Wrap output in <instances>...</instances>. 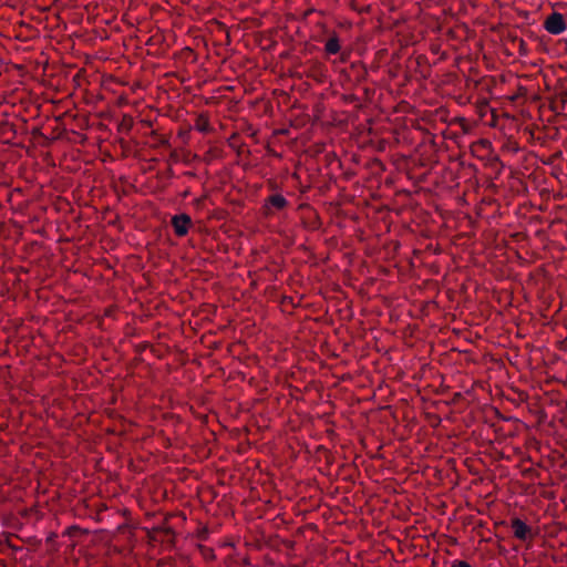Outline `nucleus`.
I'll use <instances>...</instances> for the list:
<instances>
[{
  "instance_id": "obj_1",
  "label": "nucleus",
  "mask_w": 567,
  "mask_h": 567,
  "mask_svg": "<svg viewBox=\"0 0 567 567\" xmlns=\"http://www.w3.org/2000/svg\"><path fill=\"white\" fill-rule=\"evenodd\" d=\"M544 28L548 33L558 35L567 29V24L564 16L554 11L544 21Z\"/></svg>"
},
{
  "instance_id": "obj_2",
  "label": "nucleus",
  "mask_w": 567,
  "mask_h": 567,
  "mask_svg": "<svg viewBox=\"0 0 567 567\" xmlns=\"http://www.w3.org/2000/svg\"><path fill=\"white\" fill-rule=\"evenodd\" d=\"M190 225L192 218L187 214H179L172 217V226L178 237L186 236Z\"/></svg>"
},
{
  "instance_id": "obj_3",
  "label": "nucleus",
  "mask_w": 567,
  "mask_h": 567,
  "mask_svg": "<svg viewBox=\"0 0 567 567\" xmlns=\"http://www.w3.org/2000/svg\"><path fill=\"white\" fill-rule=\"evenodd\" d=\"M289 205V202L281 194H272L265 200L266 214H272L271 209L282 210Z\"/></svg>"
},
{
  "instance_id": "obj_4",
  "label": "nucleus",
  "mask_w": 567,
  "mask_h": 567,
  "mask_svg": "<svg viewBox=\"0 0 567 567\" xmlns=\"http://www.w3.org/2000/svg\"><path fill=\"white\" fill-rule=\"evenodd\" d=\"M512 529L514 536L519 540L524 542L532 537V528L520 518H514L512 520Z\"/></svg>"
},
{
  "instance_id": "obj_5",
  "label": "nucleus",
  "mask_w": 567,
  "mask_h": 567,
  "mask_svg": "<svg viewBox=\"0 0 567 567\" xmlns=\"http://www.w3.org/2000/svg\"><path fill=\"white\" fill-rule=\"evenodd\" d=\"M341 49L339 37L333 33L324 43L327 54H337Z\"/></svg>"
},
{
  "instance_id": "obj_6",
  "label": "nucleus",
  "mask_w": 567,
  "mask_h": 567,
  "mask_svg": "<svg viewBox=\"0 0 567 567\" xmlns=\"http://www.w3.org/2000/svg\"><path fill=\"white\" fill-rule=\"evenodd\" d=\"M198 550L205 560L210 561L215 559V553L213 548L204 545H198Z\"/></svg>"
},
{
  "instance_id": "obj_7",
  "label": "nucleus",
  "mask_w": 567,
  "mask_h": 567,
  "mask_svg": "<svg viewBox=\"0 0 567 567\" xmlns=\"http://www.w3.org/2000/svg\"><path fill=\"white\" fill-rule=\"evenodd\" d=\"M208 536H209V530L206 527L202 528L197 534V537L200 540H206L208 538Z\"/></svg>"
},
{
  "instance_id": "obj_8",
  "label": "nucleus",
  "mask_w": 567,
  "mask_h": 567,
  "mask_svg": "<svg viewBox=\"0 0 567 567\" xmlns=\"http://www.w3.org/2000/svg\"><path fill=\"white\" fill-rule=\"evenodd\" d=\"M451 567H472L467 561L465 560H453L451 564Z\"/></svg>"
},
{
  "instance_id": "obj_9",
  "label": "nucleus",
  "mask_w": 567,
  "mask_h": 567,
  "mask_svg": "<svg viewBox=\"0 0 567 567\" xmlns=\"http://www.w3.org/2000/svg\"><path fill=\"white\" fill-rule=\"evenodd\" d=\"M164 533L165 536L167 537V542H172L174 538V532L171 528H166Z\"/></svg>"
},
{
  "instance_id": "obj_10",
  "label": "nucleus",
  "mask_w": 567,
  "mask_h": 567,
  "mask_svg": "<svg viewBox=\"0 0 567 567\" xmlns=\"http://www.w3.org/2000/svg\"><path fill=\"white\" fill-rule=\"evenodd\" d=\"M197 127H198L199 131L206 132L209 128V124H208L207 121H204L202 124H198Z\"/></svg>"
},
{
  "instance_id": "obj_11",
  "label": "nucleus",
  "mask_w": 567,
  "mask_h": 567,
  "mask_svg": "<svg viewBox=\"0 0 567 567\" xmlns=\"http://www.w3.org/2000/svg\"><path fill=\"white\" fill-rule=\"evenodd\" d=\"M288 546H289V547H292V546H293V543H292V542H289V543H288Z\"/></svg>"
}]
</instances>
